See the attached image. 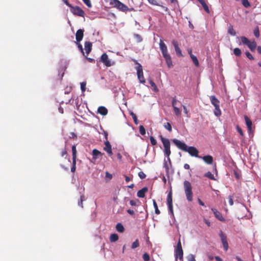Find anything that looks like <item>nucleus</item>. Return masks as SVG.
I'll return each instance as SVG.
<instances>
[{
    "instance_id": "nucleus-53",
    "label": "nucleus",
    "mask_w": 261,
    "mask_h": 261,
    "mask_svg": "<svg viewBox=\"0 0 261 261\" xmlns=\"http://www.w3.org/2000/svg\"><path fill=\"white\" fill-rule=\"evenodd\" d=\"M67 150L66 149V148H65L61 152V155L62 157H65V158H66V156H67Z\"/></svg>"
},
{
    "instance_id": "nucleus-64",
    "label": "nucleus",
    "mask_w": 261,
    "mask_h": 261,
    "mask_svg": "<svg viewBox=\"0 0 261 261\" xmlns=\"http://www.w3.org/2000/svg\"><path fill=\"white\" fill-rule=\"evenodd\" d=\"M127 212L130 214V215H134V212L133 210H130V209H128L127 210Z\"/></svg>"
},
{
    "instance_id": "nucleus-17",
    "label": "nucleus",
    "mask_w": 261,
    "mask_h": 261,
    "mask_svg": "<svg viewBox=\"0 0 261 261\" xmlns=\"http://www.w3.org/2000/svg\"><path fill=\"white\" fill-rule=\"evenodd\" d=\"M210 100L212 104L215 107V108L220 106V101L215 95H212L210 96Z\"/></svg>"
},
{
    "instance_id": "nucleus-1",
    "label": "nucleus",
    "mask_w": 261,
    "mask_h": 261,
    "mask_svg": "<svg viewBox=\"0 0 261 261\" xmlns=\"http://www.w3.org/2000/svg\"><path fill=\"white\" fill-rule=\"evenodd\" d=\"M172 141L179 149L185 152H188L191 156L201 158V156L198 155L199 151L196 147L193 146L188 147L184 142L176 139H173Z\"/></svg>"
},
{
    "instance_id": "nucleus-57",
    "label": "nucleus",
    "mask_w": 261,
    "mask_h": 261,
    "mask_svg": "<svg viewBox=\"0 0 261 261\" xmlns=\"http://www.w3.org/2000/svg\"><path fill=\"white\" fill-rule=\"evenodd\" d=\"M237 129L238 133L240 134V135L243 136L244 135V134L241 128L240 127L239 125H237Z\"/></svg>"
},
{
    "instance_id": "nucleus-41",
    "label": "nucleus",
    "mask_w": 261,
    "mask_h": 261,
    "mask_svg": "<svg viewBox=\"0 0 261 261\" xmlns=\"http://www.w3.org/2000/svg\"><path fill=\"white\" fill-rule=\"evenodd\" d=\"M139 132H140V133L142 135H144L145 134L146 130H145V128L144 127V126L143 125H140L139 126Z\"/></svg>"
},
{
    "instance_id": "nucleus-20",
    "label": "nucleus",
    "mask_w": 261,
    "mask_h": 261,
    "mask_svg": "<svg viewBox=\"0 0 261 261\" xmlns=\"http://www.w3.org/2000/svg\"><path fill=\"white\" fill-rule=\"evenodd\" d=\"M201 159H202L204 162L207 164H212L213 162V158L210 155H205L203 157H201Z\"/></svg>"
},
{
    "instance_id": "nucleus-24",
    "label": "nucleus",
    "mask_w": 261,
    "mask_h": 261,
    "mask_svg": "<svg viewBox=\"0 0 261 261\" xmlns=\"http://www.w3.org/2000/svg\"><path fill=\"white\" fill-rule=\"evenodd\" d=\"M167 204H172V191H170L167 195Z\"/></svg>"
},
{
    "instance_id": "nucleus-51",
    "label": "nucleus",
    "mask_w": 261,
    "mask_h": 261,
    "mask_svg": "<svg viewBox=\"0 0 261 261\" xmlns=\"http://www.w3.org/2000/svg\"><path fill=\"white\" fill-rule=\"evenodd\" d=\"M86 82H82L81 83V89L82 92H84L86 90Z\"/></svg>"
},
{
    "instance_id": "nucleus-6",
    "label": "nucleus",
    "mask_w": 261,
    "mask_h": 261,
    "mask_svg": "<svg viewBox=\"0 0 261 261\" xmlns=\"http://www.w3.org/2000/svg\"><path fill=\"white\" fill-rule=\"evenodd\" d=\"M134 61L135 63V64L137 65L136 70L138 78L140 83L144 84L145 83V80L143 76L142 67L141 65L137 62V61L134 60Z\"/></svg>"
},
{
    "instance_id": "nucleus-4",
    "label": "nucleus",
    "mask_w": 261,
    "mask_h": 261,
    "mask_svg": "<svg viewBox=\"0 0 261 261\" xmlns=\"http://www.w3.org/2000/svg\"><path fill=\"white\" fill-rule=\"evenodd\" d=\"M160 139L162 141L164 150V152L165 155L167 157L168 160L170 162V159L169 158V156L171 154V150H170V142L169 139L164 138L162 136H160Z\"/></svg>"
},
{
    "instance_id": "nucleus-21",
    "label": "nucleus",
    "mask_w": 261,
    "mask_h": 261,
    "mask_svg": "<svg viewBox=\"0 0 261 261\" xmlns=\"http://www.w3.org/2000/svg\"><path fill=\"white\" fill-rule=\"evenodd\" d=\"M244 118H245L246 124L247 126L248 130L249 131H251V130L252 129V121L247 116H245Z\"/></svg>"
},
{
    "instance_id": "nucleus-31",
    "label": "nucleus",
    "mask_w": 261,
    "mask_h": 261,
    "mask_svg": "<svg viewBox=\"0 0 261 261\" xmlns=\"http://www.w3.org/2000/svg\"><path fill=\"white\" fill-rule=\"evenodd\" d=\"M86 200L85 197L84 195H82L80 196V200L78 201V205L81 207H83V202Z\"/></svg>"
},
{
    "instance_id": "nucleus-22",
    "label": "nucleus",
    "mask_w": 261,
    "mask_h": 261,
    "mask_svg": "<svg viewBox=\"0 0 261 261\" xmlns=\"http://www.w3.org/2000/svg\"><path fill=\"white\" fill-rule=\"evenodd\" d=\"M98 112L102 115H106L108 114V110L103 106H100L98 108Z\"/></svg>"
},
{
    "instance_id": "nucleus-10",
    "label": "nucleus",
    "mask_w": 261,
    "mask_h": 261,
    "mask_svg": "<svg viewBox=\"0 0 261 261\" xmlns=\"http://www.w3.org/2000/svg\"><path fill=\"white\" fill-rule=\"evenodd\" d=\"M178 100L176 99V96L174 97L172 100V106L173 108L174 114L176 116H179L181 114V111L180 109L176 107Z\"/></svg>"
},
{
    "instance_id": "nucleus-7",
    "label": "nucleus",
    "mask_w": 261,
    "mask_h": 261,
    "mask_svg": "<svg viewBox=\"0 0 261 261\" xmlns=\"http://www.w3.org/2000/svg\"><path fill=\"white\" fill-rule=\"evenodd\" d=\"M175 256L176 259L179 258L180 260L183 261V250L180 239H179L175 249Z\"/></svg>"
},
{
    "instance_id": "nucleus-50",
    "label": "nucleus",
    "mask_w": 261,
    "mask_h": 261,
    "mask_svg": "<svg viewBox=\"0 0 261 261\" xmlns=\"http://www.w3.org/2000/svg\"><path fill=\"white\" fill-rule=\"evenodd\" d=\"M138 176L141 179H144L146 177V174L143 172L140 171L138 173Z\"/></svg>"
},
{
    "instance_id": "nucleus-60",
    "label": "nucleus",
    "mask_w": 261,
    "mask_h": 261,
    "mask_svg": "<svg viewBox=\"0 0 261 261\" xmlns=\"http://www.w3.org/2000/svg\"><path fill=\"white\" fill-rule=\"evenodd\" d=\"M106 177L109 179H111L112 178V175L109 173L108 172H106Z\"/></svg>"
},
{
    "instance_id": "nucleus-54",
    "label": "nucleus",
    "mask_w": 261,
    "mask_h": 261,
    "mask_svg": "<svg viewBox=\"0 0 261 261\" xmlns=\"http://www.w3.org/2000/svg\"><path fill=\"white\" fill-rule=\"evenodd\" d=\"M168 206V209L171 215H173V205L172 204H167Z\"/></svg>"
},
{
    "instance_id": "nucleus-12",
    "label": "nucleus",
    "mask_w": 261,
    "mask_h": 261,
    "mask_svg": "<svg viewBox=\"0 0 261 261\" xmlns=\"http://www.w3.org/2000/svg\"><path fill=\"white\" fill-rule=\"evenodd\" d=\"M105 146L103 148V150L106 151L109 156H111L113 154L112 151L111 145L108 140H106L105 142Z\"/></svg>"
},
{
    "instance_id": "nucleus-25",
    "label": "nucleus",
    "mask_w": 261,
    "mask_h": 261,
    "mask_svg": "<svg viewBox=\"0 0 261 261\" xmlns=\"http://www.w3.org/2000/svg\"><path fill=\"white\" fill-rule=\"evenodd\" d=\"M118 236L116 233H113L110 237V240L111 242H115L118 240Z\"/></svg>"
},
{
    "instance_id": "nucleus-29",
    "label": "nucleus",
    "mask_w": 261,
    "mask_h": 261,
    "mask_svg": "<svg viewBox=\"0 0 261 261\" xmlns=\"http://www.w3.org/2000/svg\"><path fill=\"white\" fill-rule=\"evenodd\" d=\"M72 160H76V149L75 145L72 146Z\"/></svg>"
},
{
    "instance_id": "nucleus-48",
    "label": "nucleus",
    "mask_w": 261,
    "mask_h": 261,
    "mask_svg": "<svg viewBox=\"0 0 261 261\" xmlns=\"http://www.w3.org/2000/svg\"><path fill=\"white\" fill-rule=\"evenodd\" d=\"M135 38L137 39V41L138 42H140L142 41V38L141 36L139 34H135L134 35Z\"/></svg>"
},
{
    "instance_id": "nucleus-19",
    "label": "nucleus",
    "mask_w": 261,
    "mask_h": 261,
    "mask_svg": "<svg viewBox=\"0 0 261 261\" xmlns=\"http://www.w3.org/2000/svg\"><path fill=\"white\" fill-rule=\"evenodd\" d=\"M92 47V43L89 41H86L85 42V49L86 53L88 55L91 51Z\"/></svg>"
},
{
    "instance_id": "nucleus-47",
    "label": "nucleus",
    "mask_w": 261,
    "mask_h": 261,
    "mask_svg": "<svg viewBox=\"0 0 261 261\" xmlns=\"http://www.w3.org/2000/svg\"><path fill=\"white\" fill-rule=\"evenodd\" d=\"M83 2L86 5L87 7L89 8H91L92 7V4L91 3L90 0H82Z\"/></svg>"
},
{
    "instance_id": "nucleus-55",
    "label": "nucleus",
    "mask_w": 261,
    "mask_h": 261,
    "mask_svg": "<svg viewBox=\"0 0 261 261\" xmlns=\"http://www.w3.org/2000/svg\"><path fill=\"white\" fill-rule=\"evenodd\" d=\"M188 261H196L195 256L193 254H190L188 257Z\"/></svg>"
},
{
    "instance_id": "nucleus-38",
    "label": "nucleus",
    "mask_w": 261,
    "mask_h": 261,
    "mask_svg": "<svg viewBox=\"0 0 261 261\" xmlns=\"http://www.w3.org/2000/svg\"><path fill=\"white\" fill-rule=\"evenodd\" d=\"M139 246V240L137 239L135 242L132 243L131 248L132 249H135Z\"/></svg>"
},
{
    "instance_id": "nucleus-3",
    "label": "nucleus",
    "mask_w": 261,
    "mask_h": 261,
    "mask_svg": "<svg viewBox=\"0 0 261 261\" xmlns=\"http://www.w3.org/2000/svg\"><path fill=\"white\" fill-rule=\"evenodd\" d=\"M184 188L187 199L190 202L192 201L193 200V192L190 182L188 180H185L184 182Z\"/></svg>"
},
{
    "instance_id": "nucleus-18",
    "label": "nucleus",
    "mask_w": 261,
    "mask_h": 261,
    "mask_svg": "<svg viewBox=\"0 0 261 261\" xmlns=\"http://www.w3.org/2000/svg\"><path fill=\"white\" fill-rule=\"evenodd\" d=\"M147 191V187H144L142 189L138 191L137 195L139 198H144L145 197V193H146Z\"/></svg>"
},
{
    "instance_id": "nucleus-11",
    "label": "nucleus",
    "mask_w": 261,
    "mask_h": 261,
    "mask_svg": "<svg viewBox=\"0 0 261 261\" xmlns=\"http://www.w3.org/2000/svg\"><path fill=\"white\" fill-rule=\"evenodd\" d=\"M99 61L103 63V64L107 67H110L112 65V64L109 60L108 56L106 53H104L101 55Z\"/></svg>"
},
{
    "instance_id": "nucleus-42",
    "label": "nucleus",
    "mask_w": 261,
    "mask_h": 261,
    "mask_svg": "<svg viewBox=\"0 0 261 261\" xmlns=\"http://www.w3.org/2000/svg\"><path fill=\"white\" fill-rule=\"evenodd\" d=\"M76 169V160H72V166L71 168V171L74 172Z\"/></svg>"
},
{
    "instance_id": "nucleus-9",
    "label": "nucleus",
    "mask_w": 261,
    "mask_h": 261,
    "mask_svg": "<svg viewBox=\"0 0 261 261\" xmlns=\"http://www.w3.org/2000/svg\"><path fill=\"white\" fill-rule=\"evenodd\" d=\"M219 236L220 237L224 249L226 251L228 249L227 237L221 230L219 232Z\"/></svg>"
},
{
    "instance_id": "nucleus-58",
    "label": "nucleus",
    "mask_w": 261,
    "mask_h": 261,
    "mask_svg": "<svg viewBox=\"0 0 261 261\" xmlns=\"http://www.w3.org/2000/svg\"><path fill=\"white\" fill-rule=\"evenodd\" d=\"M138 200H131L129 201V203L132 206H135V205H136L137 202H138Z\"/></svg>"
},
{
    "instance_id": "nucleus-49",
    "label": "nucleus",
    "mask_w": 261,
    "mask_h": 261,
    "mask_svg": "<svg viewBox=\"0 0 261 261\" xmlns=\"http://www.w3.org/2000/svg\"><path fill=\"white\" fill-rule=\"evenodd\" d=\"M245 54L247 56V57L250 60H253L254 57L252 56V55L248 51H246L245 53Z\"/></svg>"
},
{
    "instance_id": "nucleus-44",
    "label": "nucleus",
    "mask_w": 261,
    "mask_h": 261,
    "mask_svg": "<svg viewBox=\"0 0 261 261\" xmlns=\"http://www.w3.org/2000/svg\"><path fill=\"white\" fill-rule=\"evenodd\" d=\"M76 43L77 45V47H78L79 49L80 50L81 53L83 54V56H85V53L84 51V49H83L82 45L80 43V42H76Z\"/></svg>"
},
{
    "instance_id": "nucleus-35",
    "label": "nucleus",
    "mask_w": 261,
    "mask_h": 261,
    "mask_svg": "<svg viewBox=\"0 0 261 261\" xmlns=\"http://www.w3.org/2000/svg\"><path fill=\"white\" fill-rule=\"evenodd\" d=\"M153 206L154 207V209H155V214L159 215L160 214V210H159L158 208V205H157V203L155 201V200H153Z\"/></svg>"
},
{
    "instance_id": "nucleus-15",
    "label": "nucleus",
    "mask_w": 261,
    "mask_h": 261,
    "mask_svg": "<svg viewBox=\"0 0 261 261\" xmlns=\"http://www.w3.org/2000/svg\"><path fill=\"white\" fill-rule=\"evenodd\" d=\"M92 159L96 161L99 156H102L103 153H101L97 149H94L92 150Z\"/></svg>"
},
{
    "instance_id": "nucleus-40",
    "label": "nucleus",
    "mask_w": 261,
    "mask_h": 261,
    "mask_svg": "<svg viewBox=\"0 0 261 261\" xmlns=\"http://www.w3.org/2000/svg\"><path fill=\"white\" fill-rule=\"evenodd\" d=\"M130 115L132 116V117L134 120V123L136 124H137L138 123V120L137 117L136 115L135 114H134L133 112H131Z\"/></svg>"
},
{
    "instance_id": "nucleus-23",
    "label": "nucleus",
    "mask_w": 261,
    "mask_h": 261,
    "mask_svg": "<svg viewBox=\"0 0 261 261\" xmlns=\"http://www.w3.org/2000/svg\"><path fill=\"white\" fill-rule=\"evenodd\" d=\"M247 46L252 51H253L256 48V43L254 40L252 42L250 41Z\"/></svg>"
},
{
    "instance_id": "nucleus-26",
    "label": "nucleus",
    "mask_w": 261,
    "mask_h": 261,
    "mask_svg": "<svg viewBox=\"0 0 261 261\" xmlns=\"http://www.w3.org/2000/svg\"><path fill=\"white\" fill-rule=\"evenodd\" d=\"M116 228V230L119 232H123L124 230L123 226L120 223L117 224Z\"/></svg>"
},
{
    "instance_id": "nucleus-56",
    "label": "nucleus",
    "mask_w": 261,
    "mask_h": 261,
    "mask_svg": "<svg viewBox=\"0 0 261 261\" xmlns=\"http://www.w3.org/2000/svg\"><path fill=\"white\" fill-rule=\"evenodd\" d=\"M149 82V84H150V85L152 87H153L155 90H158V89H157L155 84L152 80H150Z\"/></svg>"
},
{
    "instance_id": "nucleus-32",
    "label": "nucleus",
    "mask_w": 261,
    "mask_h": 261,
    "mask_svg": "<svg viewBox=\"0 0 261 261\" xmlns=\"http://www.w3.org/2000/svg\"><path fill=\"white\" fill-rule=\"evenodd\" d=\"M214 114L217 117H219L220 116H221V111L220 109V106L218 107H217V108H215V110H214Z\"/></svg>"
},
{
    "instance_id": "nucleus-13",
    "label": "nucleus",
    "mask_w": 261,
    "mask_h": 261,
    "mask_svg": "<svg viewBox=\"0 0 261 261\" xmlns=\"http://www.w3.org/2000/svg\"><path fill=\"white\" fill-rule=\"evenodd\" d=\"M212 211L214 213V214L216 218H217L219 220L224 222L225 221L224 218L222 216L221 213L217 211L216 208H212Z\"/></svg>"
},
{
    "instance_id": "nucleus-45",
    "label": "nucleus",
    "mask_w": 261,
    "mask_h": 261,
    "mask_svg": "<svg viewBox=\"0 0 261 261\" xmlns=\"http://www.w3.org/2000/svg\"><path fill=\"white\" fill-rule=\"evenodd\" d=\"M143 258L144 261H149L150 259V256L147 253H145L143 255Z\"/></svg>"
},
{
    "instance_id": "nucleus-27",
    "label": "nucleus",
    "mask_w": 261,
    "mask_h": 261,
    "mask_svg": "<svg viewBox=\"0 0 261 261\" xmlns=\"http://www.w3.org/2000/svg\"><path fill=\"white\" fill-rule=\"evenodd\" d=\"M193 63L196 67H199V63L197 57L194 55H192L191 57Z\"/></svg>"
},
{
    "instance_id": "nucleus-2",
    "label": "nucleus",
    "mask_w": 261,
    "mask_h": 261,
    "mask_svg": "<svg viewBox=\"0 0 261 261\" xmlns=\"http://www.w3.org/2000/svg\"><path fill=\"white\" fill-rule=\"evenodd\" d=\"M159 45L163 56L166 60L168 68H171L173 66V64L171 56L168 53V49L166 45L162 40L160 39Z\"/></svg>"
},
{
    "instance_id": "nucleus-16",
    "label": "nucleus",
    "mask_w": 261,
    "mask_h": 261,
    "mask_svg": "<svg viewBox=\"0 0 261 261\" xmlns=\"http://www.w3.org/2000/svg\"><path fill=\"white\" fill-rule=\"evenodd\" d=\"M172 44L174 47L176 55L178 57H182V55L181 53V51L180 49L179 48V47H178V44L177 42L175 40H173L172 41Z\"/></svg>"
},
{
    "instance_id": "nucleus-46",
    "label": "nucleus",
    "mask_w": 261,
    "mask_h": 261,
    "mask_svg": "<svg viewBox=\"0 0 261 261\" xmlns=\"http://www.w3.org/2000/svg\"><path fill=\"white\" fill-rule=\"evenodd\" d=\"M150 143L152 145L154 146V145H156L157 142H156V140L153 137H152V136L150 137Z\"/></svg>"
},
{
    "instance_id": "nucleus-59",
    "label": "nucleus",
    "mask_w": 261,
    "mask_h": 261,
    "mask_svg": "<svg viewBox=\"0 0 261 261\" xmlns=\"http://www.w3.org/2000/svg\"><path fill=\"white\" fill-rule=\"evenodd\" d=\"M228 199H229V203L230 205H232L233 204V198L231 196H229L228 197Z\"/></svg>"
},
{
    "instance_id": "nucleus-39",
    "label": "nucleus",
    "mask_w": 261,
    "mask_h": 261,
    "mask_svg": "<svg viewBox=\"0 0 261 261\" xmlns=\"http://www.w3.org/2000/svg\"><path fill=\"white\" fill-rule=\"evenodd\" d=\"M242 3L245 8H248L250 6V4L248 0H242Z\"/></svg>"
},
{
    "instance_id": "nucleus-8",
    "label": "nucleus",
    "mask_w": 261,
    "mask_h": 261,
    "mask_svg": "<svg viewBox=\"0 0 261 261\" xmlns=\"http://www.w3.org/2000/svg\"><path fill=\"white\" fill-rule=\"evenodd\" d=\"M69 8H71V12L75 15L84 17L85 12L84 11L79 7L75 6L73 7L70 4V6H68Z\"/></svg>"
},
{
    "instance_id": "nucleus-63",
    "label": "nucleus",
    "mask_w": 261,
    "mask_h": 261,
    "mask_svg": "<svg viewBox=\"0 0 261 261\" xmlns=\"http://www.w3.org/2000/svg\"><path fill=\"white\" fill-rule=\"evenodd\" d=\"M124 177H125V181L126 182H128L129 181H130L131 180H132V178H130V177H129L128 176H127L126 175H124Z\"/></svg>"
},
{
    "instance_id": "nucleus-43",
    "label": "nucleus",
    "mask_w": 261,
    "mask_h": 261,
    "mask_svg": "<svg viewBox=\"0 0 261 261\" xmlns=\"http://www.w3.org/2000/svg\"><path fill=\"white\" fill-rule=\"evenodd\" d=\"M254 36L258 38L259 37V29L258 27H256L254 30Z\"/></svg>"
},
{
    "instance_id": "nucleus-36",
    "label": "nucleus",
    "mask_w": 261,
    "mask_h": 261,
    "mask_svg": "<svg viewBox=\"0 0 261 261\" xmlns=\"http://www.w3.org/2000/svg\"><path fill=\"white\" fill-rule=\"evenodd\" d=\"M201 5H202V6L203 7L204 10L208 13H210V10H209V8H208V6L207 5V4H206L205 2L204 1L202 3H201Z\"/></svg>"
},
{
    "instance_id": "nucleus-62",
    "label": "nucleus",
    "mask_w": 261,
    "mask_h": 261,
    "mask_svg": "<svg viewBox=\"0 0 261 261\" xmlns=\"http://www.w3.org/2000/svg\"><path fill=\"white\" fill-rule=\"evenodd\" d=\"M203 221H204V222H205V224H206L208 226H211V222H210V221L208 220H207V219H205V218H204V219H203Z\"/></svg>"
},
{
    "instance_id": "nucleus-28",
    "label": "nucleus",
    "mask_w": 261,
    "mask_h": 261,
    "mask_svg": "<svg viewBox=\"0 0 261 261\" xmlns=\"http://www.w3.org/2000/svg\"><path fill=\"white\" fill-rule=\"evenodd\" d=\"M241 40L243 44L248 46L250 41L246 37L242 36L241 37Z\"/></svg>"
},
{
    "instance_id": "nucleus-61",
    "label": "nucleus",
    "mask_w": 261,
    "mask_h": 261,
    "mask_svg": "<svg viewBox=\"0 0 261 261\" xmlns=\"http://www.w3.org/2000/svg\"><path fill=\"white\" fill-rule=\"evenodd\" d=\"M183 109H184V112L185 113V114H186L187 116V117H188L189 116H188V111L187 109V107L185 106H183Z\"/></svg>"
},
{
    "instance_id": "nucleus-34",
    "label": "nucleus",
    "mask_w": 261,
    "mask_h": 261,
    "mask_svg": "<svg viewBox=\"0 0 261 261\" xmlns=\"http://www.w3.org/2000/svg\"><path fill=\"white\" fill-rule=\"evenodd\" d=\"M204 176L212 180H215L214 175L210 171H208L204 174Z\"/></svg>"
},
{
    "instance_id": "nucleus-37",
    "label": "nucleus",
    "mask_w": 261,
    "mask_h": 261,
    "mask_svg": "<svg viewBox=\"0 0 261 261\" xmlns=\"http://www.w3.org/2000/svg\"><path fill=\"white\" fill-rule=\"evenodd\" d=\"M164 127L167 129L169 132H171L172 131V126L171 124L169 122H167L164 124Z\"/></svg>"
},
{
    "instance_id": "nucleus-14",
    "label": "nucleus",
    "mask_w": 261,
    "mask_h": 261,
    "mask_svg": "<svg viewBox=\"0 0 261 261\" xmlns=\"http://www.w3.org/2000/svg\"><path fill=\"white\" fill-rule=\"evenodd\" d=\"M84 30L83 29L78 30L75 34V39L76 42H80L83 38Z\"/></svg>"
},
{
    "instance_id": "nucleus-33",
    "label": "nucleus",
    "mask_w": 261,
    "mask_h": 261,
    "mask_svg": "<svg viewBox=\"0 0 261 261\" xmlns=\"http://www.w3.org/2000/svg\"><path fill=\"white\" fill-rule=\"evenodd\" d=\"M233 53L236 56L239 57L241 55L242 51L239 48L236 47L233 49Z\"/></svg>"
},
{
    "instance_id": "nucleus-5",
    "label": "nucleus",
    "mask_w": 261,
    "mask_h": 261,
    "mask_svg": "<svg viewBox=\"0 0 261 261\" xmlns=\"http://www.w3.org/2000/svg\"><path fill=\"white\" fill-rule=\"evenodd\" d=\"M110 5L122 12H126L129 11L128 7L119 0H110Z\"/></svg>"
},
{
    "instance_id": "nucleus-52",
    "label": "nucleus",
    "mask_w": 261,
    "mask_h": 261,
    "mask_svg": "<svg viewBox=\"0 0 261 261\" xmlns=\"http://www.w3.org/2000/svg\"><path fill=\"white\" fill-rule=\"evenodd\" d=\"M148 2L153 5L160 6L156 0H147Z\"/></svg>"
},
{
    "instance_id": "nucleus-30",
    "label": "nucleus",
    "mask_w": 261,
    "mask_h": 261,
    "mask_svg": "<svg viewBox=\"0 0 261 261\" xmlns=\"http://www.w3.org/2000/svg\"><path fill=\"white\" fill-rule=\"evenodd\" d=\"M228 33L232 36H235L236 35V32L233 29V27L231 25H230L228 27Z\"/></svg>"
}]
</instances>
